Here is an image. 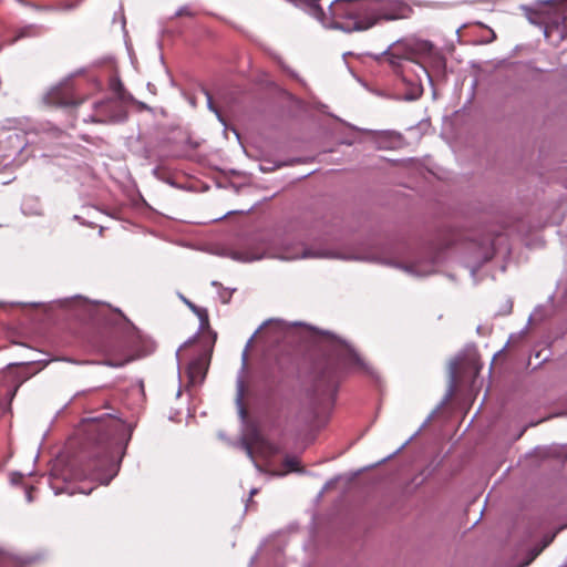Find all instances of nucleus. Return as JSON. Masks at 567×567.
<instances>
[{
	"instance_id": "obj_10",
	"label": "nucleus",
	"mask_w": 567,
	"mask_h": 567,
	"mask_svg": "<svg viewBox=\"0 0 567 567\" xmlns=\"http://www.w3.org/2000/svg\"><path fill=\"white\" fill-rule=\"evenodd\" d=\"M31 561L30 558L14 555L0 547V567H23Z\"/></svg>"
},
{
	"instance_id": "obj_4",
	"label": "nucleus",
	"mask_w": 567,
	"mask_h": 567,
	"mask_svg": "<svg viewBox=\"0 0 567 567\" xmlns=\"http://www.w3.org/2000/svg\"><path fill=\"white\" fill-rule=\"evenodd\" d=\"M389 63L393 66L395 72L400 73L404 81L413 82V79L409 78V73L413 72L420 78L419 72L414 69L411 43L398 42L390 47L385 52Z\"/></svg>"
},
{
	"instance_id": "obj_18",
	"label": "nucleus",
	"mask_w": 567,
	"mask_h": 567,
	"mask_svg": "<svg viewBox=\"0 0 567 567\" xmlns=\"http://www.w3.org/2000/svg\"><path fill=\"white\" fill-rule=\"evenodd\" d=\"M24 34H20L19 37L14 38V41H18L19 38L23 37Z\"/></svg>"
},
{
	"instance_id": "obj_12",
	"label": "nucleus",
	"mask_w": 567,
	"mask_h": 567,
	"mask_svg": "<svg viewBox=\"0 0 567 567\" xmlns=\"http://www.w3.org/2000/svg\"><path fill=\"white\" fill-rule=\"evenodd\" d=\"M288 1L293 3L296 7L307 9L318 20L323 21L324 11L319 6L318 0H288Z\"/></svg>"
},
{
	"instance_id": "obj_17",
	"label": "nucleus",
	"mask_w": 567,
	"mask_h": 567,
	"mask_svg": "<svg viewBox=\"0 0 567 567\" xmlns=\"http://www.w3.org/2000/svg\"><path fill=\"white\" fill-rule=\"evenodd\" d=\"M110 364H111V365H113V367H118V365H122L123 363H113V362H112V363H110Z\"/></svg>"
},
{
	"instance_id": "obj_15",
	"label": "nucleus",
	"mask_w": 567,
	"mask_h": 567,
	"mask_svg": "<svg viewBox=\"0 0 567 567\" xmlns=\"http://www.w3.org/2000/svg\"><path fill=\"white\" fill-rule=\"evenodd\" d=\"M79 3H80V0H78V1H65V2H62L59 8L61 10H64V11H70V10L75 9L79 6Z\"/></svg>"
},
{
	"instance_id": "obj_9",
	"label": "nucleus",
	"mask_w": 567,
	"mask_h": 567,
	"mask_svg": "<svg viewBox=\"0 0 567 567\" xmlns=\"http://www.w3.org/2000/svg\"><path fill=\"white\" fill-rule=\"evenodd\" d=\"M208 364L203 357H198L189 362L187 374L193 384L202 383L206 377Z\"/></svg>"
},
{
	"instance_id": "obj_13",
	"label": "nucleus",
	"mask_w": 567,
	"mask_h": 567,
	"mask_svg": "<svg viewBox=\"0 0 567 567\" xmlns=\"http://www.w3.org/2000/svg\"><path fill=\"white\" fill-rule=\"evenodd\" d=\"M111 90L115 93L114 100L121 101L124 104L130 99V94L126 92L123 83L118 79H114L110 83Z\"/></svg>"
},
{
	"instance_id": "obj_7",
	"label": "nucleus",
	"mask_w": 567,
	"mask_h": 567,
	"mask_svg": "<svg viewBox=\"0 0 567 567\" xmlns=\"http://www.w3.org/2000/svg\"><path fill=\"white\" fill-rule=\"evenodd\" d=\"M247 453L252 456L254 454H258L265 461L269 462L272 457L279 454L280 449L278 445L271 443L259 434L250 437L249 442L246 444Z\"/></svg>"
},
{
	"instance_id": "obj_11",
	"label": "nucleus",
	"mask_w": 567,
	"mask_h": 567,
	"mask_svg": "<svg viewBox=\"0 0 567 567\" xmlns=\"http://www.w3.org/2000/svg\"><path fill=\"white\" fill-rule=\"evenodd\" d=\"M269 472L272 475H276V476H284V475H287L290 472H300V473H302L303 468L300 466L299 457L287 455L284 458V462H282V470H278V471L270 470Z\"/></svg>"
},
{
	"instance_id": "obj_16",
	"label": "nucleus",
	"mask_w": 567,
	"mask_h": 567,
	"mask_svg": "<svg viewBox=\"0 0 567 567\" xmlns=\"http://www.w3.org/2000/svg\"><path fill=\"white\" fill-rule=\"evenodd\" d=\"M33 487H30L28 491H27V498H28V502H32V492H33Z\"/></svg>"
},
{
	"instance_id": "obj_2",
	"label": "nucleus",
	"mask_w": 567,
	"mask_h": 567,
	"mask_svg": "<svg viewBox=\"0 0 567 567\" xmlns=\"http://www.w3.org/2000/svg\"><path fill=\"white\" fill-rule=\"evenodd\" d=\"M333 27L347 32L364 31L378 23L409 19L412 8L400 0L369 1L336 0L330 4Z\"/></svg>"
},
{
	"instance_id": "obj_3",
	"label": "nucleus",
	"mask_w": 567,
	"mask_h": 567,
	"mask_svg": "<svg viewBox=\"0 0 567 567\" xmlns=\"http://www.w3.org/2000/svg\"><path fill=\"white\" fill-rule=\"evenodd\" d=\"M340 382V368L336 359L327 358L315 368L312 398L320 406H331L334 403Z\"/></svg>"
},
{
	"instance_id": "obj_1",
	"label": "nucleus",
	"mask_w": 567,
	"mask_h": 567,
	"mask_svg": "<svg viewBox=\"0 0 567 567\" xmlns=\"http://www.w3.org/2000/svg\"><path fill=\"white\" fill-rule=\"evenodd\" d=\"M123 424L110 414L86 419L82 422L80 433L81 450L78 458L60 472L52 471L51 486L55 494H74L69 486H60V480H100L113 461L114 437L122 432Z\"/></svg>"
},
{
	"instance_id": "obj_19",
	"label": "nucleus",
	"mask_w": 567,
	"mask_h": 567,
	"mask_svg": "<svg viewBox=\"0 0 567 567\" xmlns=\"http://www.w3.org/2000/svg\"><path fill=\"white\" fill-rule=\"evenodd\" d=\"M2 410H3V409H2V408H0V412H1Z\"/></svg>"
},
{
	"instance_id": "obj_8",
	"label": "nucleus",
	"mask_w": 567,
	"mask_h": 567,
	"mask_svg": "<svg viewBox=\"0 0 567 567\" xmlns=\"http://www.w3.org/2000/svg\"><path fill=\"white\" fill-rule=\"evenodd\" d=\"M49 103L56 106H71L78 105L83 101H76L74 97L73 90L70 86L54 87L48 94Z\"/></svg>"
},
{
	"instance_id": "obj_5",
	"label": "nucleus",
	"mask_w": 567,
	"mask_h": 567,
	"mask_svg": "<svg viewBox=\"0 0 567 567\" xmlns=\"http://www.w3.org/2000/svg\"><path fill=\"white\" fill-rule=\"evenodd\" d=\"M94 114L90 116L93 123L122 122L126 117V110L123 103L114 99H105L94 103Z\"/></svg>"
},
{
	"instance_id": "obj_14",
	"label": "nucleus",
	"mask_w": 567,
	"mask_h": 567,
	"mask_svg": "<svg viewBox=\"0 0 567 567\" xmlns=\"http://www.w3.org/2000/svg\"><path fill=\"white\" fill-rule=\"evenodd\" d=\"M182 300L184 301V303L194 312L198 316V318L200 319L202 322H208V313L206 311V309H203V308H199L197 307L196 305H194L192 301H189L188 299H186L185 297H182Z\"/></svg>"
},
{
	"instance_id": "obj_6",
	"label": "nucleus",
	"mask_w": 567,
	"mask_h": 567,
	"mask_svg": "<svg viewBox=\"0 0 567 567\" xmlns=\"http://www.w3.org/2000/svg\"><path fill=\"white\" fill-rule=\"evenodd\" d=\"M411 50H412L414 69L416 68V71L419 73L421 72V73L430 76L425 66L420 62V60L422 58L429 56V58H432L434 61H436L440 64L444 63L442 55L434 50V45L430 41H425V40L413 41V42H411Z\"/></svg>"
}]
</instances>
